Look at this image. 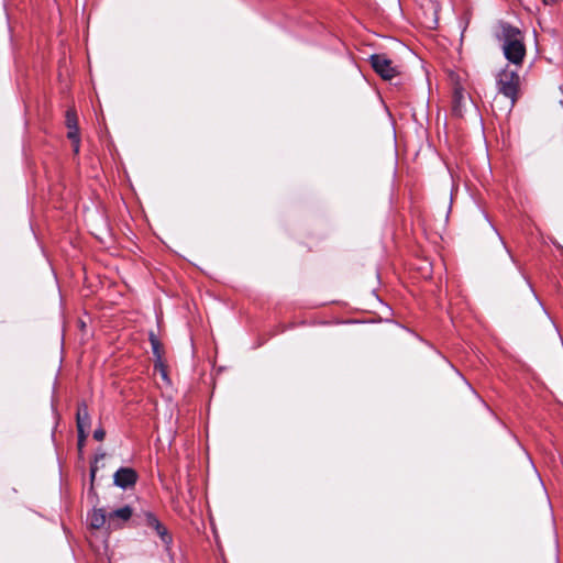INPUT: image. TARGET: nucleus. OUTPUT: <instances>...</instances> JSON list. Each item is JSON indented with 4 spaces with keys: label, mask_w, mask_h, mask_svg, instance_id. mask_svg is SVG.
I'll return each instance as SVG.
<instances>
[{
    "label": "nucleus",
    "mask_w": 563,
    "mask_h": 563,
    "mask_svg": "<svg viewBox=\"0 0 563 563\" xmlns=\"http://www.w3.org/2000/svg\"><path fill=\"white\" fill-rule=\"evenodd\" d=\"M150 342H151V345H152L153 354L156 357L155 369H159V372L162 374V377L164 379H166L167 378V373H166L164 364L162 362L163 346H162L159 340L156 338V335L153 332L150 333Z\"/></svg>",
    "instance_id": "6e6552de"
},
{
    "label": "nucleus",
    "mask_w": 563,
    "mask_h": 563,
    "mask_svg": "<svg viewBox=\"0 0 563 563\" xmlns=\"http://www.w3.org/2000/svg\"><path fill=\"white\" fill-rule=\"evenodd\" d=\"M91 477H95V470L91 471Z\"/></svg>",
    "instance_id": "2eb2a0df"
},
{
    "label": "nucleus",
    "mask_w": 563,
    "mask_h": 563,
    "mask_svg": "<svg viewBox=\"0 0 563 563\" xmlns=\"http://www.w3.org/2000/svg\"><path fill=\"white\" fill-rule=\"evenodd\" d=\"M455 98H456V101L461 98V96L459 95V92H455Z\"/></svg>",
    "instance_id": "4468645a"
},
{
    "label": "nucleus",
    "mask_w": 563,
    "mask_h": 563,
    "mask_svg": "<svg viewBox=\"0 0 563 563\" xmlns=\"http://www.w3.org/2000/svg\"><path fill=\"white\" fill-rule=\"evenodd\" d=\"M496 80L498 91L510 99L512 107L518 99L520 87V76L518 70L506 66L497 74Z\"/></svg>",
    "instance_id": "f03ea898"
},
{
    "label": "nucleus",
    "mask_w": 563,
    "mask_h": 563,
    "mask_svg": "<svg viewBox=\"0 0 563 563\" xmlns=\"http://www.w3.org/2000/svg\"><path fill=\"white\" fill-rule=\"evenodd\" d=\"M496 36L501 44L506 59L516 68L520 67L526 56V46L521 31L510 24L500 23Z\"/></svg>",
    "instance_id": "f257e3e1"
},
{
    "label": "nucleus",
    "mask_w": 563,
    "mask_h": 563,
    "mask_svg": "<svg viewBox=\"0 0 563 563\" xmlns=\"http://www.w3.org/2000/svg\"><path fill=\"white\" fill-rule=\"evenodd\" d=\"M371 64L374 70L385 80H390L398 75V69L393 62L384 54H374L371 56Z\"/></svg>",
    "instance_id": "7ed1b4c3"
},
{
    "label": "nucleus",
    "mask_w": 563,
    "mask_h": 563,
    "mask_svg": "<svg viewBox=\"0 0 563 563\" xmlns=\"http://www.w3.org/2000/svg\"><path fill=\"white\" fill-rule=\"evenodd\" d=\"M77 420V431L80 435H84V431H87L90 427V416L88 412V407L85 402L80 404L77 409L76 415Z\"/></svg>",
    "instance_id": "1a4fd4ad"
},
{
    "label": "nucleus",
    "mask_w": 563,
    "mask_h": 563,
    "mask_svg": "<svg viewBox=\"0 0 563 563\" xmlns=\"http://www.w3.org/2000/svg\"><path fill=\"white\" fill-rule=\"evenodd\" d=\"M89 521L90 526L93 529H100L108 525V515L106 514V510L102 508H96L92 510V512L89 515Z\"/></svg>",
    "instance_id": "9d476101"
},
{
    "label": "nucleus",
    "mask_w": 563,
    "mask_h": 563,
    "mask_svg": "<svg viewBox=\"0 0 563 563\" xmlns=\"http://www.w3.org/2000/svg\"><path fill=\"white\" fill-rule=\"evenodd\" d=\"M106 437V431L101 428L99 429H96L93 431V439L97 440V441H102Z\"/></svg>",
    "instance_id": "9b49d317"
},
{
    "label": "nucleus",
    "mask_w": 563,
    "mask_h": 563,
    "mask_svg": "<svg viewBox=\"0 0 563 563\" xmlns=\"http://www.w3.org/2000/svg\"><path fill=\"white\" fill-rule=\"evenodd\" d=\"M542 1L547 5H552V4L556 3L559 0H542Z\"/></svg>",
    "instance_id": "ddd939ff"
},
{
    "label": "nucleus",
    "mask_w": 563,
    "mask_h": 563,
    "mask_svg": "<svg viewBox=\"0 0 563 563\" xmlns=\"http://www.w3.org/2000/svg\"><path fill=\"white\" fill-rule=\"evenodd\" d=\"M561 91L563 93V86L561 87ZM561 104L563 106V100L561 101Z\"/></svg>",
    "instance_id": "dca6fc26"
},
{
    "label": "nucleus",
    "mask_w": 563,
    "mask_h": 563,
    "mask_svg": "<svg viewBox=\"0 0 563 563\" xmlns=\"http://www.w3.org/2000/svg\"><path fill=\"white\" fill-rule=\"evenodd\" d=\"M132 514L133 511L130 506H124L120 509L109 512L108 529H119L122 526V523L126 522L132 517Z\"/></svg>",
    "instance_id": "423d86ee"
},
{
    "label": "nucleus",
    "mask_w": 563,
    "mask_h": 563,
    "mask_svg": "<svg viewBox=\"0 0 563 563\" xmlns=\"http://www.w3.org/2000/svg\"><path fill=\"white\" fill-rule=\"evenodd\" d=\"M136 472L130 467H121L113 475L114 484L123 489L133 486L136 482Z\"/></svg>",
    "instance_id": "0eeeda50"
},
{
    "label": "nucleus",
    "mask_w": 563,
    "mask_h": 563,
    "mask_svg": "<svg viewBox=\"0 0 563 563\" xmlns=\"http://www.w3.org/2000/svg\"><path fill=\"white\" fill-rule=\"evenodd\" d=\"M66 126L68 128L67 136L73 142L74 153L78 154L80 147L79 130L77 125V114L73 109L66 112Z\"/></svg>",
    "instance_id": "39448f33"
},
{
    "label": "nucleus",
    "mask_w": 563,
    "mask_h": 563,
    "mask_svg": "<svg viewBox=\"0 0 563 563\" xmlns=\"http://www.w3.org/2000/svg\"><path fill=\"white\" fill-rule=\"evenodd\" d=\"M144 521L148 528L153 529L157 533L163 544L166 548H169L173 538L169 534L167 528L158 520V518L152 512H145Z\"/></svg>",
    "instance_id": "20e7f679"
},
{
    "label": "nucleus",
    "mask_w": 563,
    "mask_h": 563,
    "mask_svg": "<svg viewBox=\"0 0 563 563\" xmlns=\"http://www.w3.org/2000/svg\"><path fill=\"white\" fill-rule=\"evenodd\" d=\"M87 438V431H84V435L78 433V445L81 448L86 441Z\"/></svg>",
    "instance_id": "f8f14e48"
}]
</instances>
